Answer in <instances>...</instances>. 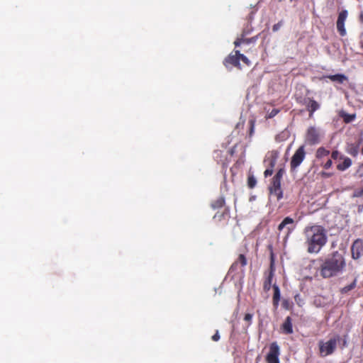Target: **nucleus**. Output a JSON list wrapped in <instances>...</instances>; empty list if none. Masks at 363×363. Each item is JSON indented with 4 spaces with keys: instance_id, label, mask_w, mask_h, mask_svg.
Listing matches in <instances>:
<instances>
[{
    "instance_id": "nucleus-40",
    "label": "nucleus",
    "mask_w": 363,
    "mask_h": 363,
    "mask_svg": "<svg viewBox=\"0 0 363 363\" xmlns=\"http://www.w3.org/2000/svg\"><path fill=\"white\" fill-rule=\"evenodd\" d=\"M359 21L363 23V11H362L360 12V14H359Z\"/></svg>"
},
{
    "instance_id": "nucleus-2",
    "label": "nucleus",
    "mask_w": 363,
    "mask_h": 363,
    "mask_svg": "<svg viewBox=\"0 0 363 363\" xmlns=\"http://www.w3.org/2000/svg\"><path fill=\"white\" fill-rule=\"evenodd\" d=\"M304 234L308 253H318L327 243V232L322 225L306 226L304 229Z\"/></svg>"
},
{
    "instance_id": "nucleus-28",
    "label": "nucleus",
    "mask_w": 363,
    "mask_h": 363,
    "mask_svg": "<svg viewBox=\"0 0 363 363\" xmlns=\"http://www.w3.org/2000/svg\"><path fill=\"white\" fill-rule=\"evenodd\" d=\"M320 165L323 167L325 169H330L333 165V162L331 159H328L325 162H320Z\"/></svg>"
},
{
    "instance_id": "nucleus-8",
    "label": "nucleus",
    "mask_w": 363,
    "mask_h": 363,
    "mask_svg": "<svg viewBox=\"0 0 363 363\" xmlns=\"http://www.w3.org/2000/svg\"><path fill=\"white\" fill-rule=\"evenodd\" d=\"M320 132L318 129L313 126H311L308 128L305 141L310 145H314L320 143Z\"/></svg>"
},
{
    "instance_id": "nucleus-15",
    "label": "nucleus",
    "mask_w": 363,
    "mask_h": 363,
    "mask_svg": "<svg viewBox=\"0 0 363 363\" xmlns=\"http://www.w3.org/2000/svg\"><path fill=\"white\" fill-rule=\"evenodd\" d=\"M307 110L309 112V117L313 116V113L320 108V104L313 99L307 98L304 101Z\"/></svg>"
},
{
    "instance_id": "nucleus-19",
    "label": "nucleus",
    "mask_w": 363,
    "mask_h": 363,
    "mask_svg": "<svg viewBox=\"0 0 363 363\" xmlns=\"http://www.w3.org/2000/svg\"><path fill=\"white\" fill-rule=\"evenodd\" d=\"M274 294L272 298V302L274 307H277L280 301V290L277 284L273 285Z\"/></svg>"
},
{
    "instance_id": "nucleus-3",
    "label": "nucleus",
    "mask_w": 363,
    "mask_h": 363,
    "mask_svg": "<svg viewBox=\"0 0 363 363\" xmlns=\"http://www.w3.org/2000/svg\"><path fill=\"white\" fill-rule=\"evenodd\" d=\"M240 61L247 66L251 65L250 60L245 55L241 54L239 50H234L224 59L223 65L228 69H230L232 67L241 69Z\"/></svg>"
},
{
    "instance_id": "nucleus-13",
    "label": "nucleus",
    "mask_w": 363,
    "mask_h": 363,
    "mask_svg": "<svg viewBox=\"0 0 363 363\" xmlns=\"http://www.w3.org/2000/svg\"><path fill=\"white\" fill-rule=\"evenodd\" d=\"M247 35L248 33H241L240 35L236 38L234 42L235 48L240 46L242 44L255 43L258 39V35L248 38H246Z\"/></svg>"
},
{
    "instance_id": "nucleus-6",
    "label": "nucleus",
    "mask_w": 363,
    "mask_h": 363,
    "mask_svg": "<svg viewBox=\"0 0 363 363\" xmlns=\"http://www.w3.org/2000/svg\"><path fill=\"white\" fill-rule=\"evenodd\" d=\"M306 157L305 146H300L294 152L290 162L291 172H295Z\"/></svg>"
},
{
    "instance_id": "nucleus-38",
    "label": "nucleus",
    "mask_w": 363,
    "mask_h": 363,
    "mask_svg": "<svg viewBox=\"0 0 363 363\" xmlns=\"http://www.w3.org/2000/svg\"><path fill=\"white\" fill-rule=\"evenodd\" d=\"M357 173L359 174V177H363V163L359 167Z\"/></svg>"
},
{
    "instance_id": "nucleus-14",
    "label": "nucleus",
    "mask_w": 363,
    "mask_h": 363,
    "mask_svg": "<svg viewBox=\"0 0 363 363\" xmlns=\"http://www.w3.org/2000/svg\"><path fill=\"white\" fill-rule=\"evenodd\" d=\"M279 153L277 152V151L273 150L272 152H268L264 159V162L268 167L274 169V167L276 165Z\"/></svg>"
},
{
    "instance_id": "nucleus-26",
    "label": "nucleus",
    "mask_w": 363,
    "mask_h": 363,
    "mask_svg": "<svg viewBox=\"0 0 363 363\" xmlns=\"http://www.w3.org/2000/svg\"><path fill=\"white\" fill-rule=\"evenodd\" d=\"M280 112V109L279 108H274L272 110V111L267 113V114L265 116L266 119H269L274 118L275 116H277Z\"/></svg>"
},
{
    "instance_id": "nucleus-9",
    "label": "nucleus",
    "mask_w": 363,
    "mask_h": 363,
    "mask_svg": "<svg viewBox=\"0 0 363 363\" xmlns=\"http://www.w3.org/2000/svg\"><path fill=\"white\" fill-rule=\"evenodd\" d=\"M347 10H342L340 11L338 14L337 20V30L339 33V34L341 36H345L347 33L345 28V23L347 18Z\"/></svg>"
},
{
    "instance_id": "nucleus-20",
    "label": "nucleus",
    "mask_w": 363,
    "mask_h": 363,
    "mask_svg": "<svg viewBox=\"0 0 363 363\" xmlns=\"http://www.w3.org/2000/svg\"><path fill=\"white\" fill-rule=\"evenodd\" d=\"M352 165V160L349 157H344L342 163L337 165V169L340 171H345Z\"/></svg>"
},
{
    "instance_id": "nucleus-45",
    "label": "nucleus",
    "mask_w": 363,
    "mask_h": 363,
    "mask_svg": "<svg viewBox=\"0 0 363 363\" xmlns=\"http://www.w3.org/2000/svg\"><path fill=\"white\" fill-rule=\"evenodd\" d=\"M317 161L319 162V164H320V162H324V159H323L322 160H317Z\"/></svg>"
},
{
    "instance_id": "nucleus-4",
    "label": "nucleus",
    "mask_w": 363,
    "mask_h": 363,
    "mask_svg": "<svg viewBox=\"0 0 363 363\" xmlns=\"http://www.w3.org/2000/svg\"><path fill=\"white\" fill-rule=\"evenodd\" d=\"M339 340V336L330 338L326 342L323 340L319 341V353L320 357H326L332 354L337 347V344Z\"/></svg>"
},
{
    "instance_id": "nucleus-22",
    "label": "nucleus",
    "mask_w": 363,
    "mask_h": 363,
    "mask_svg": "<svg viewBox=\"0 0 363 363\" xmlns=\"http://www.w3.org/2000/svg\"><path fill=\"white\" fill-rule=\"evenodd\" d=\"M294 222V219H292L291 218L286 217L278 225V230L279 231H281L287 225L293 224Z\"/></svg>"
},
{
    "instance_id": "nucleus-25",
    "label": "nucleus",
    "mask_w": 363,
    "mask_h": 363,
    "mask_svg": "<svg viewBox=\"0 0 363 363\" xmlns=\"http://www.w3.org/2000/svg\"><path fill=\"white\" fill-rule=\"evenodd\" d=\"M228 215H229V211L228 209H225L222 213H216L213 218L220 221L223 218H224L225 216H228Z\"/></svg>"
},
{
    "instance_id": "nucleus-37",
    "label": "nucleus",
    "mask_w": 363,
    "mask_h": 363,
    "mask_svg": "<svg viewBox=\"0 0 363 363\" xmlns=\"http://www.w3.org/2000/svg\"><path fill=\"white\" fill-rule=\"evenodd\" d=\"M211 339L215 342H217L220 340V335L218 330H216V333L212 336Z\"/></svg>"
},
{
    "instance_id": "nucleus-1",
    "label": "nucleus",
    "mask_w": 363,
    "mask_h": 363,
    "mask_svg": "<svg viewBox=\"0 0 363 363\" xmlns=\"http://www.w3.org/2000/svg\"><path fill=\"white\" fill-rule=\"evenodd\" d=\"M319 261L320 264L317 272L323 279H329L339 275L346 267L343 255L337 251L333 252L328 257Z\"/></svg>"
},
{
    "instance_id": "nucleus-30",
    "label": "nucleus",
    "mask_w": 363,
    "mask_h": 363,
    "mask_svg": "<svg viewBox=\"0 0 363 363\" xmlns=\"http://www.w3.org/2000/svg\"><path fill=\"white\" fill-rule=\"evenodd\" d=\"M355 286H356V280H354V281L352 283H351L350 284H349V285H347V286H345V287L342 289V292H345V293H346V292H347V291H350V290L353 289Z\"/></svg>"
},
{
    "instance_id": "nucleus-31",
    "label": "nucleus",
    "mask_w": 363,
    "mask_h": 363,
    "mask_svg": "<svg viewBox=\"0 0 363 363\" xmlns=\"http://www.w3.org/2000/svg\"><path fill=\"white\" fill-rule=\"evenodd\" d=\"M253 315L251 313H246L244 316V320L247 323V326L250 325L252 323Z\"/></svg>"
},
{
    "instance_id": "nucleus-24",
    "label": "nucleus",
    "mask_w": 363,
    "mask_h": 363,
    "mask_svg": "<svg viewBox=\"0 0 363 363\" xmlns=\"http://www.w3.org/2000/svg\"><path fill=\"white\" fill-rule=\"evenodd\" d=\"M257 184V179L253 175H249L247 178V186L250 189H253Z\"/></svg>"
},
{
    "instance_id": "nucleus-34",
    "label": "nucleus",
    "mask_w": 363,
    "mask_h": 363,
    "mask_svg": "<svg viewBox=\"0 0 363 363\" xmlns=\"http://www.w3.org/2000/svg\"><path fill=\"white\" fill-rule=\"evenodd\" d=\"M331 157L333 160H337L338 158L342 159L343 157L342 156H340V152L337 150H334L331 153Z\"/></svg>"
},
{
    "instance_id": "nucleus-35",
    "label": "nucleus",
    "mask_w": 363,
    "mask_h": 363,
    "mask_svg": "<svg viewBox=\"0 0 363 363\" xmlns=\"http://www.w3.org/2000/svg\"><path fill=\"white\" fill-rule=\"evenodd\" d=\"M363 196V188L361 189L355 190L353 193V197H362Z\"/></svg>"
},
{
    "instance_id": "nucleus-10",
    "label": "nucleus",
    "mask_w": 363,
    "mask_h": 363,
    "mask_svg": "<svg viewBox=\"0 0 363 363\" xmlns=\"http://www.w3.org/2000/svg\"><path fill=\"white\" fill-rule=\"evenodd\" d=\"M281 179L277 177H273L271 186H269L270 194H274L277 196V200H280L283 197V191L281 188Z\"/></svg>"
},
{
    "instance_id": "nucleus-29",
    "label": "nucleus",
    "mask_w": 363,
    "mask_h": 363,
    "mask_svg": "<svg viewBox=\"0 0 363 363\" xmlns=\"http://www.w3.org/2000/svg\"><path fill=\"white\" fill-rule=\"evenodd\" d=\"M282 306L286 310H290L293 306V303L289 300L284 299L282 302Z\"/></svg>"
},
{
    "instance_id": "nucleus-36",
    "label": "nucleus",
    "mask_w": 363,
    "mask_h": 363,
    "mask_svg": "<svg viewBox=\"0 0 363 363\" xmlns=\"http://www.w3.org/2000/svg\"><path fill=\"white\" fill-rule=\"evenodd\" d=\"M274 169L268 167L264 172V175L265 177H268L273 174Z\"/></svg>"
},
{
    "instance_id": "nucleus-23",
    "label": "nucleus",
    "mask_w": 363,
    "mask_h": 363,
    "mask_svg": "<svg viewBox=\"0 0 363 363\" xmlns=\"http://www.w3.org/2000/svg\"><path fill=\"white\" fill-rule=\"evenodd\" d=\"M328 78L332 81H337L340 83H342L346 79V77L342 74L330 75L328 77Z\"/></svg>"
},
{
    "instance_id": "nucleus-39",
    "label": "nucleus",
    "mask_w": 363,
    "mask_h": 363,
    "mask_svg": "<svg viewBox=\"0 0 363 363\" xmlns=\"http://www.w3.org/2000/svg\"><path fill=\"white\" fill-rule=\"evenodd\" d=\"M354 118V116H348V119L345 118V121L346 123L350 122L353 118Z\"/></svg>"
},
{
    "instance_id": "nucleus-43",
    "label": "nucleus",
    "mask_w": 363,
    "mask_h": 363,
    "mask_svg": "<svg viewBox=\"0 0 363 363\" xmlns=\"http://www.w3.org/2000/svg\"><path fill=\"white\" fill-rule=\"evenodd\" d=\"M322 175L324 176V177H329L330 176V174L326 173V172H323Z\"/></svg>"
},
{
    "instance_id": "nucleus-27",
    "label": "nucleus",
    "mask_w": 363,
    "mask_h": 363,
    "mask_svg": "<svg viewBox=\"0 0 363 363\" xmlns=\"http://www.w3.org/2000/svg\"><path fill=\"white\" fill-rule=\"evenodd\" d=\"M249 125H250L249 136L252 137L254 133V130H255V119L250 120Z\"/></svg>"
},
{
    "instance_id": "nucleus-42",
    "label": "nucleus",
    "mask_w": 363,
    "mask_h": 363,
    "mask_svg": "<svg viewBox=\"0 0 363 363\" xmlns=\"http://www.w3.org/2000/svg\"><path fill=\"white\" fill-rule=\"evenodd\" d=\"M248 33V35L250 33V29H244L242 32V33Z\"/></svg>"
},
{
    "instance_id": "nucleus-17",
    "label": "nucleus",
    "mask_w": 363,
    "mask_h": 363,
    "mask_svg": "<svg viewBox=\"0 0 363 363\" xmlns=\"http://www.w3.org/2000/svg\"><path fill=\"white\" fill-rule=\"evenodd\" d=\"M362 139H359L357 144H349L347 147V152L353 157H356L358 155Z\"/></svg>"
},
{
    "instance_id": "nucleus-5",
    "label": "nucleus",
    "mask_w": 363,
    "mask_h": 363,
    "mask_svg": "<svg viewBox=\"0 0 363 363\" xmlns=\"http://www.w3.org/2000/svg\"><path fill=\"white\" fill-rule=\"evenodd\" d=\"M247 264V259L245 253H240L238 258L231 264L228 274L235 276L237 274H244L243 268Z\"/></svg>"
},
{
    "instance_id": "nucleus-11",
    "label": "nucleus",
    "mask_w": 363,
    "mask_h": 363,
    "mask_svg": "<svg viewBox=\"0 0 363 363\" xmlns=\"http://www.w3.org/2000/svg\"><path fill=\"white\" fill-rule=\"evenodd\" d=\"M352 257L354 259H357L363 255V240L357 239L352 243L351 247Z\"/></svg>"
},
{
    "instance_id": "nucleus-44",
    "label": "nucleus",
    "mask_w": 363,
    "mask_h": 363,
    "mask_svg": "<svg viewBox=\"0 0 363 363\" xmlns=\"http://www.w3.org/2000/svg\"><path fill=\"white\" fill-rule=\"evenodd\" d=\"M360 47L362 49H363V40L360 43Z\"/></svg>"
},
{
    "instance_id": "nucleus-33",
    "label": "nucleus",
    "mask_w": 363,
    "mask_h": 363,
    "mask_svg": "<svg viewBox=\"0 0 363 363\" xmlns=\"http://www.w3.org/2000/svg\"><path fill=\"white\" fill-rule=\"evenodd\" d=\"M283 25V21H279L277 23L274 24L272 27V30L274 32H277L279 30V28L282 26Z\"/></svg>"
},
{
    "instance_id": "nucleus-41",
    "label": "nucleus",
    "mask_w": 363,
    "mask_h": 363,
    "mask_svg": "<svg viewBox=\"0 0 363 363\" xmlns=\"http://www.w3.org/2000/svg\"><path fill=\"white\" fill-rule=\"evenodd\" d=\"M363 211V204L358 206V212L361 213Z\"/></svg>"
},
{
    "instance_id": "nucleus-18",
    "label": "nucleus",
    "mask_w": 363,
    "mask_h": 363,
    "mask_svg": "<svg viewBox=\"0 0 363 363\" xmlns=\"http://www.w3.org/2000/svg\"><path fill=\"white\" fill-rule=\"evenodd\" d=\"M330 155V151L324 147H320L315 152V158L317 160H322L324 157Z\"/></svg>"
},
{
    "instance_id": "nucleus-32",
    "label": "nucleus",
    "mask_w": 363,
    "mask_h": 363,
    "mask_svg": "<svg viewBox=\"0 0 363 363\" xmlns=\"http://www.w3.org/2000/svg\"><path fill=\"white\" fill-rule=\"evenodd\" d=\"M284 172H285L284 169V168H281V169H279L277 171V172L276 173V174H275L274 177H277V178H278V179H281V178H282V177H283V175H284Z\"/></svg>"
},
{
    "instance_id": "nucleus-46",
    "label": "nucleus",
    "mask_w": 363,
    "mask_h": 363,
    "mask_svg": "<svg viewBox=\"0 0 363 363\" xmlns=\"http://www.w3.org/2000/svg\"><path fill=\"white\" fill-rule=\"evenodd\" d=\"M288 230H289V232H290L291 230V229L289 228H288Z\"/></svg>"
},
{
    "instance_id": "nucleus-21",
    "label": "nucleus",
    "mask_w": 363,
    "mask_h": 363,
    "mask_svg": "<svg viewBox=\"0 0 363 363\" xmlns=\"http://www.w3.org/2000/svg\"><path fill=\"white\" fill-rule=\"evenodd\" d=\"M225 203V199L223 196L218 197L216 200L211 203V207L213 209L222 208Z\"/></svg>"
},
{
    "instance_id": "nucleus-16",
    "label": "nucleus",
    "mask_w": 363,
    "mask_h": 363,
    "mask_svg": "<svg viewBox=\"0 0 363 363\" xmlns=\"http://www.w3.org/2000/svg\"><path fill=\"white\" fill-rule=\"evenodd\" d=\"M281 328L282 330V332L284 334L289 335V334L293 333L294 330H293L292 320L290 316H287L285 318L283 324L281 325Z\"/></svg>"
},
{
    "instance_id": "nucleus-12",
    "label": "nucleus",
    "mask_w": 363,
    "mask_h": 363,
    "mask_svg": "<svg viewBox=\"0 0 363 363\" xmlns=\"http://www.w3.org/2000/svg\"><path fill=\"white\" fill-rule=\"evenodd\" d=\"M274 270L273 254H272L269 272L263 284V289L265 291H269L271 289Z\"/></svg>"
},
{
    "instance_id": "nucleus-7",
    "label": "nucleus",
    "mask_w": 363,
    "mask_h": 363,
    "mask_svg": "<svg viewBox=\"0 0 363 363\" xmlns=\"http://www.w3.org/2000/svg\"><path fill=\"white\" fill-rule=\"evenodd\" d=\"M280 348L277 342H273L269 345V352L266 356L267 363H280L279 356Z\"/></svg>"
}]
</instances>
